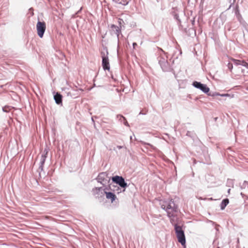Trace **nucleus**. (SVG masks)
<instances>
[{
    "instance_id": "obj_35",
    "label": "nucleus",
    "mask_w": 248,
    "mask_h": 248,
    "mask_svg": "<svg viewBox=\"0 0 248 248\" xmlns=\"http://www.w3.org/2000/svg\"><path fill=\"white\" fill-rule=\"evenodd\" d=\"M77 91H80L81 92H83V90L81 88H77L76 90Z\"/></svg>"
},
{
    "instance_id": "obj_1",
    "label": "nucleus",
    "mask_w": 248,
    "mask_h": 248,
    "mask_svg": "<svg viewBox=\"0 0 248 248\" xmlns=\"http://www.w3.org/2000/svg\"><path fill=\"white\" fill-rule=\"evenodd\" d=\"M92 192L96 199H98L100 202H103L104 196H106V199L110 201L112 203L115 202L117 197L115 193L110 191L106 187H95L92 189Z\"/></svg>"
},
{
    "instance_id": "obj_32",
    "label": "nucleus",
    "mask_w": 248,
    "mask_h": 248,
    "mask_svg": "<svg viewBox=\"0 0 248 248\" xmlns=\"http://www.w3.org/2000/svg\"><path fill=\"white\" fill-rule=\"evenodd\" d=\"M114 1H115L116 3H119V4H122V2L119 1L120 0H113Z\"/></svg>"
},
{
    "instance_id": "obj_40",
    "label": "nucleus",
    "mask_w": 248,
    "mask_h": 248,
    "mask_svg": "<svg viewBox=\"0 0 248 248\" xmlns=\"http://www.w3.org/2000/svg\"><path fill=\"white\" fill-rule=\"evenodd\" d=\"M92 122L93 123V124H94V127H95V123H94V119H93V117H92Z\"/></svg>"
},
{
    "instance_id": "obj_6",
    "label": "nucleus",
    "mask_w": 248,
    "mask_h": 248,
    "mask_svg": "<svg viewBox=\"0 0 248 248\" xmlns=\"http://www.w3.org/2000/svg\"><path fill=\"white\" fill-rule=\"evenodd\" d=\"M108 52L107 47L103 48V51H101L102 66L105 71L110 69V65L108 57Z\"/></svg>"
},
{
    "instance_id": "obj_41",
    "label": "nucleus",
    "mask_w": 248,
    "mask_h": 248,
    "mask_svg": "<svg viewBox=\"0 0 248 248\" xmlns=\"http://www.w3.org/2000/svg\"><path fill=\"white\" fill-rule=\"evenodd\" d=\"M119 121H121V122L123 123L124 120L122 118H121V117H119Z\"/></svg>"
},
{
    "instance_id": "obj_26",
    "label": "nucleus",
    "mask_w": 248,
    "mask_h": 248,
    "mask_svg": "<svg viewBox=\"0 0 248 248\" xmlns=\"http://www.w3.org/2000/svg\"><path fill=\"white\" fill-rule=\"evenodd\" d=\"M227 185L229 186H231V185H233V180L232 179H228L227 180Z\"/></svg>"
},
{
    "instance_id": "obj_47",
    "label": "nucleus",
    "mask_w": 248,
    "mask_h": 248,
    "mask_svg": "<svg viewBox=\"0 0 248 248\" xmlns=\"http://www.w3.org/2000/svg\"><path fill=\"white\" fill-rule=\"evenodd\" d=\"M113 150L115 151H116V149H115V147L113 148Z\"/></svg>"
},
{
    "instance_id": "obj_36",
    "label": "nucleus",
    "mask_w": 248,
    "mask_h": 248,
    "mask_svg": "<svg viewBox=\"0 0 248 248\" xmlns=\"http://www.w3.org/2000/svg\"><path fill=\"white\" fill-rule=\"evenodd\" d=\"M137 46V44L135 42H134L133 43V48H135V46Z\"/></svg>"
},
{
    "instance_id": "obj_45",
    "label": "nucleus",
    "mask_w": 248,
    "mask_h": 248,
    "mask_svg": "<svg viewBox=\"0 0 248 248\" xmlns=\"http://www.w3.org/2000/svg\"><path fill=\"white\" fill-rule=\"evenodd\" d=\"M247 210H246L245 209V210H244V211H243V213H244V214L247 213Z\"/></svg>"
},
{
    "instance_id": "obj_2",
    "label": "nucleus",
    "mask_w": 248,
    "mask_h": 248,
    "mask_svg": "<svg viewBox=\"0 0 248 248\" xmlns=\"http://www.w3.org/2000/svg\"><path fill=\"white\" fill-rule=\"evenodd\" d=\"M158 63L160 65L162 71L164 72H172L174 75L175 78H176V75L174 70L173 64H174V60H172L171 64L168 62V57L166 56H161L158 58Z\"/></svg>"
},
{
    "instance_id": "obj_23",
    "label": "nucleus",
    "mask_w": 248,
    "mask_h": 248,
    "mask_svg": "<svg viewBox=\"0 0 248 248\" xmlns=\"http://www.w3.org/2000/svg\"><path fill=\"white\" fill-rule=\"evenodd\" d=\"M44 152H46V153H44V154H43L42 155H41V158H42V159H44V158H45V160H46V157H47V153H48V152H47V151L46 149H45V151H44Z\"/></svg>"
},
{
    "instance_id": "obj_27",
    "label": "nucleus",
    "mask_w": 248,
    "mask_h": 248,
    "mask_svg": "<svg viewBox=\"0 0 248 248\" xmlns=\"http://www.w3.org/2000/svg\"><path fill=\"white\" fill-rule=\"evenodd\" d=\"M45 161H46V160H45V158H44V159L41 158V160H40V165L44 166V164H45Z\"/></svg>"
},
{
    "instance_id": "obj_3",
    "label": "nucleus",
    "mask_w": 248,
    "mask_h": 248,
    "mask_svg": "<svg viewBox=\"0 0 248 248\" xmlns=\"http://www.w3.org/2000/svg\"><path fill=\"white\" fill-rule=\"evenodd\" d=\"M173 226L178 242L180 243L182 246L186 247V236L182 226L178 225L177 224H174Z\"/></svg>"
},
{
    "instance_id": "obj_16",
    "label": "nucleus",
    "mask_w": 248,
    "mask_h": 248,
    "mask_svg": "<svg viewBox=\"0 0 248 248\" xmlns=\"http://www.w3.org/2000/svg\"><path fill=\"white\" fill-rule=\"evenodd\" d=\"M186 135L190 137L193 140H195L197 138L196 134L193 131H187L186 133Z\"/></svg>"
},
{
    "instance_id": "obj_8",
    "label": "nucleus",
    "mask_w": 248,
    "mask_h": 248,
    "mask_svg": "<svg viewBox=\"0 0 248 248\" xmlns=\"http://www.w3.org/2000/svg\"><path fill=\"white\" fill-rule=\"evenodd\" d=\"M192 85L195 88L199 89L205 94L208 93L210 91V88L206 84L202 83L200 81H194L192 82Z\"/></svg>"
},
{
    "instance_id": "obj_44",
    "label": "nucleus",
    "mask_w": 248,
    "mask_h": 248,
    "mask_svg": "<svg viewBox=\"0 0 248 248\" xmlns=\"http://www.w3.org/2000/svg\"><path fill=\"white\" fill-rule=\"evenodd\" d=\"M230 191H231V189H230V188H229V189H228V191H227V192H228V193L229 194H230Z\"/></svg>"
},
{
    "instance_id": "obj_34",
    "label": "nucleus",
    "mask_w": 248,
    "mask_h": 248,
    "mask_svg": "<svg viewBox=\"0 0 248 248\" xmlns=\"http://www.w3.org/2000/svg\"><path fill=\"white\" fill-rule=\"evenodd\" d=\"M94 81H95V79H94H94H93V82H94V83H93V86L92 87H91V88L89 89V90H91L92 88H93V87H95V86H96V85H95V84L94 83Z\"/></svg>"
},
{
    "instance_id": "obj_50",
    "label": "nucleus",
    "mask_w": 248,
    "mask_h": 248,
    "mask_svg": "<svg viewBox=\"0 0 248 248\" xmlns=\"http://www.w3.org/2000/svg\"><path fill=\"white\" fill-rule=\"evenodd\" d=\"M247 185H248V184H247Z\"/></svg>"
},
{
    "instance_id": "obj_39",
    "label": "nucleus",
    "mask_w": 248,
    "mask_h": 248,
    "mask_svg": "<svg viewBox=\"0 0 248 248\" xmlns=\"http://www.w3.org/2000/svg\"><path fill=\"white\" fill-rule=\"evenodd\" d=\"M142 143L143 144H147V145H151V144L150 143H147L144 141H142Z\"/></svg>"
},
{
    "instance_id": "obj_46",
    "label": "nucleus",
    "mask_w": 248,
    "mask_h": 248,
    "mask_svg": "<svg viewBox=\"0 0 248 248\" xmlns=\"http://www.w3.org/2000/svg\"><path fill=\"white\" fill-rule=\"evenodd\" d=\"M217 117H216V118H215V121H217Z\"/></svg>"
},
{
    "instance_id": "obj_37",
    "label": "nucleus",
    "mask_w": 248,
    "mask_h": 248,
    "mask_svg": "<svg viewBox=\"0 0 248 248\" xmlns=\"http://www.w3.org/2000/svg\"><path fill=\"white\" fill-rule=\"evenodd\" d=\"M146 114V112L144 113L142 111H140V112L139 113V115L142 114V115H145Z\"/></svg>"
},
{
    "instance_id": "obj_18",
    "label": "nucleus",
    "mask_w": 248,
    "mask_h": 248,
    "mask_svg": "<svg viewBox=\"0 0 248 248\" xmlns=\"http://www.w3.org/2000/svg\"><path fill=\"white\" fill-rule=\"evenodd\" d=\"M44 166L43 165H39L38 170L37 171L39 172V178H41L42 177V173L45 174V172L44 171Z\"/></svg>"
},
{
    "instance_id": "obj_51",
    "label": "nucleus",
    "mask_w": 248,
    "mask_h": 248,
    "mask_svg": "<svg viewBox=\"0 0 248 248\" xmlns=\"http://www.w3.org/2000/svg\"><path fill=\"white\" fill-rule=\"evenodd\" d=\"M246 206H248V205H246Z\"/></svg>"
},
{
    "instance_id": "obj_17",
    "label": "nucleus",
    "mask_w": 248,
    "mask_h": 248,
    "mask_svg": "<svg viewBox=\"0 0 248 248\" xmlns=\"http://www.w3.org/2000/svg\"><path fill=\"white\" fill-rule=\"evenodd\" d=\"M12 108L16 109L14 107L6 105L2 107V110L4 112L8 113Z\"/></svg>"
},
{
    "instance_id": "obj_19",
    "label": "nucleus",
    "mask_w": 248,
    "mask_h": 248,
    "mask_svg": "<svg viewBox=\"0 0 248 248\" xmlns=\"http://www.w3.org/2000/svg\"><path fill=\"white\" fill-rule=\"evenodd\" d=\"M206 94L208 96H213V97L220 95V93H217L216 92H212V91H209L208 93H206Z\"/></svg>"
},
{
    "instance_id": "obj_42",
    "label": "nucleus",
    "mask_w": 248,
    "mask_h": 248,
    "mask_svg": "<svg viewBox=\"0 0 248 248\" xmlns=\"http://www.w3.org/2000/svg\"><path fill=\"white\" fill-rule=\"evenodd\" d=\"M194 23H195V20H193L191 21V23H192V25H194Z\"/></svg>"
},
{
    "instance_id": "obj_4",
    "label": "nucleus",
    "mask_w": 248,
    "mask_h": 248,
    "mask_svg": "<svg viewBox=\"0 0 248 248\" xmlns=\"http://www.w3.org/2000/svg\"><path fill=\"white\" fill-rule=\"evenodd\" d=\"M111 177L108 176L107 172H102L98 174L97 177L95 179L98 183L102 185L101 187H105L110 183Z\"/></svg>"
},
{
    "instance_id": "obj_10",
    "label": "nucleus",
    "mask_w": 248,
    "mask_h": 248,
    "mask_svg": "<svg viewBox=\"0 0 248 248\" xmlns=\"http://www.w3.org/2000/svg\"><path fill=\"white\" fill-rule=\"evenodd\" d=\"M114 184H115L112 183H109L108 186H106L105 187L108 188V189L116 194H119L120 193L123 192V190H122V188H121L120 186L116 184V185Z\"/></svg>"
},
{
    "instance_id": "obj_31",
    "label": "nucleus",
    "mask_w": 248,
    "mask_h": 248,
    "mask_svg": "<svg viewBox=\"0 0 248 248\" xmlns=\"http://www.w3.org/2000/svg\"><path fill=\"white\" fill-rule=\"evenodd\" d=\"M116 148L119 149H121L124 148V146H121V145H117L116 146Z\"/></svg>"
},
{
    "instance_id": "obj_48",
    "label": "nucleus",
    "mask_w": 248,
    "mask_h": 248,
    "mask_svg": "<svg viewBox=\"0 0 248 248\" xmlns=\"http://www.w3.org/2000/svg\"><path fill=\"white\" fill-rule=\"evenodd\" d=\"M96 76H95V77H94V78L95 79V78H96Z\"/></svg>"
},
{
    "instance_id": "obj_33",
    "label": "nucleus",
    "mask_w": 248,
    "mask_h": 248,
    "mask_svg": "<svg viewBox=\"0 0 248 248\" xmlns=\"http://www.w3.org/2000/svg\"><path fill=\"white\" fill-rule=\"evenodd\" d=\"M205 0H201V3H200V5L203 6V3H204Z\"/></svg>"
},
{
    "instance_id": "obj_29",
    "label": "nucleus",
    "mask_w": 248,
    "mask_h": 248,
    "mask_svg": "<svg viewBox=\"0 0 248 248\" xmlns=\"http://www.w3.org/2000/svg\"><path fill=\"white\" fill-rule=\"evenodd\" d=\"M174 18L177 19L178 21H179V22H180V19L179 18V15L177 14H175L174 15Z\"/></svg>"
},
{
    "instance_id": "obj_12",
    "label": "nucleus",
    "mask_w": 248,
    "mask_h": 248,
    "mask_svg": "<svg viewBox=\"0 0 248 248\" xmlns=\"http://www.w3.org/2000/svg\"><path fill=\"white\" fill-rule=\"evenodd\" d=\"M110 28L111 29V34H116L119 40V34L121 32V28L114 24H111Z\"/></svg>"
},
{
    "instance_id": "obj_7",
    "label": "nucleus",
    "mask_w": 248,
    "mask_h": 248,
    "mask_svg": "<svg viewBox=\"0 0 248 248\" xmlns=\"http://www.w3.org/2000/svg\"><path fill=\"white\" fill-rule=\"evenodd\" d=\"M112 183L118 185L123 188V192H124L128 185L125 182L124 178L122 176L115 175L111 177Z\"/></svg>"
},
{
    "instance_id": "obj_28",
    "label": "nucleus",
    "mask_w": 248,
    "mask_h": 248,
    "mask_svg": "<svg viewBox=\"0 0 248 248\" xmlns=\"http://www.w3.org/2000/svg\"><path fill=\"white\" fill-rule=\"evenodd\" d=\"M118 23H119V24L120 26H121V24H122V23H124V21L123 19H121V18H119L118 19ZM120 28H121V26H120Z\"/></svg>"
},
{
    "instance_id": "obj_22",
    "label": "nucleus",
    "mask_w": 248,
    "mask_h": 248,
    "mask_svg": "<svg viewBox=\"0 0 248 248\" xmlns=\"http://www.w3.org/2000/svg\"><path fill=\"white\" fill-rule=\"evenodd\" d=\"M167 213V216L169 217H174V215L173 214V212H172L171 211H170L169 210L165 211Z\"/></svg>"
},
{
    "instance_id": "obj_5",
    "label": "nucleus",
    "mask_w": 248,
    "mask_h": 248,
    "mask_svg": "<svg viewBox=\"0 0 248 248\" xmlns=\"http://www.w3.org/2000/svg\"><path fill=\"white\" fill-rule=\"evenodd\" d=\"M161 208L165 211L171 210V212L174 213H177L178 209V205L172 199L164 201L161 205Z\"/></svg>"
},
{
    "instance_id": "obj_15",
    "label": "nucleus",
    "mask_w": 248,
    "mask_h": 248,
    "mask_svg": "<svg viewBox=\"0 0 248 248\" xmlns=\"http://www.w3.org/2000/svg\"><path fill=\"white\" fill-rule=\"evenodd\" d=\"M235 15L236 16L237 20L240 22H241V21L243 20V18L241 14H240L239 10L238 8H236L235 10Z\"/></svg>"
},
{
    "instance_id": "obj_14",
    "label": "nucleus",
    "mask_w": 248,
    "mask_h": 248,
    "mask_svg": "<svg viewBox=\"0 0 248 248\" xmlns=\"http://www.w3.org/2000/svg\"><path fill=\"white\" fill-rule=\"evenodd\" d=\"M229 200L228 198L224 199L222 201V202L220 204V210H224L225 207L229 204Z\"/></svg>"
},
{
    "instance_id": "obj_24",
    "label": "nucleus",
    "mask_w": 248,
    "mask_h": 248,
    "mask_svg": "<svg viewBox=\"0 0 248 248\" xmlns=\"http://www.w3.org/2000/svg\"><path fill=\"white\" fill-rule=\"evenodd\" d=\"M248 181H245L240 186L241 188H245L246 186H248Z\"/></svg>"
},
{
    "instance_id": "obj_21",
    "label": "nucleus",
    "mask_w": 248,
    "mask_h": 248,
    "mask_svg": "<svg viewBox=\"0 0 248 248\" xmlns=\"http://www.w3.org/2000/svg\"><path fill=\"white\" fill-rule=\"evenodd\" d=\"M220 96L221 97H229L230 98H233L234 97V94H229V93H220Z\"/></svg>"
},
{
    "instance_id": "obj_25",
    "label": "nucleus",
    "mask_w": 248,
    "mask_h": 248,
    "mask_svg": "<svg viewBox=\"0 0 248 248\" xmlns=\"http://www.w3.org/2000/svg\"><path fill=\"white\" fill-rule=\"evenodd\" d=\"M227 67L230 71H232L233 68V64L230 62L228 63Z\"/></svg>"
},
{
    "instance_id": "obj_43",
    "label": "nucleus",
    "mask_w": 248,
    "mask_h": 248,
    "mask_svg": "<svg viewBox=\"0 0 248 248\" xmlns=\"http://www.w3.org/2000/svg\"><path fill=\"white\" fill-rule=\"evenodd\" d=\"M246 68H247L248 69V62H247V63Z\"/></svg>"
},
{
    "instance_id": "obj_49",
    "label": "nucleus",
    "mask_w": 248,
    "mask_h": 248,
    "mask_svg": "<svg viewBox=\"0 0 248 248\" xmlns=\"http://www.w3.org/2000/svg\"><path fill=\"white\" fill-rule=\"evenodd\" d=\"M96 76H95V77H94V78L95 79V78H96Z\"/></svg>"
},
{
    "instance_id": "obj_11",
    "label": "nucleus",
    "mask_w": 248,
    "mask_h": 248,
    "mask_svg": "<svg viewBox=\"0 0 248 248\" xmlns=\"http://www.w3.org/2000/svg\"><path fill=\"white\" fill-rule=\"evenodd\" d=\"M53 93V98L56 104L58 105H62V98L63 96L62 94L59 92H55Z\"/></svg>"
},
{
    "instance_id": "obj_20",
    "label": "nucleus",
    "mask_w": 248,
    "mask_h": 248,
    "mask_svg": "<svg viewBox=\"0 0 248 248\" xmlns=\"http://www.w3.org/2000/svg\"><path fill=\"white\" fill-rule=\"evenodd\" d=\"M119 117H121V118H122L124 120L123 124L124 125H125V126H129V124H128L127 121H126V118L124 116H123L122 115H121V114H118L117 115V118H119Z\"/></svg>"
},
{
    "instance_id": "obj_9",
    "label": "nucleus",
    "mask_w": 248,
    "mask_h": 248,
    "mask_svg": "<svg viewBox=\"0 0 248 248\" xmlns=\"http://www.w3.org/2000/svg\"><path fill=\"white\" fill-rule=\"evenodd\" d=\"M37 32L40 38H42L46 29V23L44 21L41 22L38 20L36 24Z\"/></svg>"
},
{
    "instance_id": "obj_38",
    "label": "nucleus",
    "mask_w": 248,
    "mask_h": 248,
    "mask_svg": "<svg viewBox=\"0 0 248 248\" xmlns=\"http://www.w3.org/2000/svg\"><path fill=\"white\" fill-rule=\"evenodd\" d=\"M128 2H123V3H122V4L123 5H126L128 4Z\"/></svg>"
},
{
    "instance_id": "obj_13",
    "label": "nucleus",
    "mask_w": 248,
    "mask_h": 248,
    "mask_svg": "<svg viewBox=\"0 0 248 248\" xmlns=\"http://www.w3.org/2000/svg\"><path fill=\"white\" fill-rule=\"evenodd\" d=\"M232 61L233 62V64L235 65H236V66L242 65L245 67H246V65H247V62H248V61H246L244 60H237V59H232Z\"/></svg>"
},
{
    "instance_id": "obj_30",
    "label": "nucleus",
    "mask_w": 248,
    "mask_h": 248,
    "mask_svg": "<svg viewBox=\"0 0 248 248\" xmlns=\"http://www.w3.org/2000/svg\"><path fill=\"white\" fill-rule=\"evenodd\" d=\"M240 195H241V196L243 198H244L245 197H246L247 199H248V197L247 196L245 195L243 193L241 192V193H240Z\"/></svg>"
}]
</instances>
